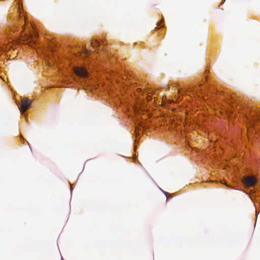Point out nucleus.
Instances as JSON below:
<instances>
[{
  "mask_svg": "<svg viewBox=\"0 0 260 260\" xmlns=\"http://www.w3.org/2000/svg\"><path fill=\"white\" fill-rule=\"evenodd\" d=\"M31 102L27 98H22L21 99V106L19 108L21 112H25L30 107Z\"/></svg>",
  "mask_w": 260,
  "mask_h": 260,
  "instance_id": "1",
  "label": "nucleus"
},
{
  "mask_svg": "<svg viewBox=\"0 0 260 260\" xmlns=\"http://www.w3.org/2000/svg\"><path fill=\"white\" fill-rule=\"evenodd\" d=\"M37 36L38 34L36 32H34V36L31 34L26 35L25 39L28 41L30 40L28 42V44L30 46H32V45L36 43V38L37 37Z\"/></svg>",
  "mask_w": 260,
  "mask_h": 260,
  "instance_id": "4",
  "label": "nucleus"
},
{
  "mask_svg": "<svg viewBox=\"0 0 260 260\" xmlns=\"http://www.w3.org/2000/svg\"><path fill=\"white\" fill-rule=\"evenodd\" d=\"M185 114H188L187 112H185Z\"/></svg>",
  "mask_w": 260,
  "mask_h": 260,
  "instance_id": "7",
  "label": "nucleus"
},
{
  "mask_svg": "<svg viewBox=\"0 0 260 260\" xmlns=\"http://www.w3.org/2000/svg\"><path fill=\"white\" fill-rule=\"evenodd\" d=\"M165 193L166 194V195L167 197H168V196H167V192H165Z\"/></svg>",
  "mask_w": 260,
  "mask_h": 260,
  "instance_id": "6",
  "label": "nucleus"
},
{
  "mask_svg": "<svg viewBox=\"0 0 260 260\" xmlns=\"http://www.w3.org/2000/svg\"><path fill=\"white\" fill-rule=\"evenodd\" d=\"M24 118H25V120H26V117H25V116L24 117Z\"/></svg>",
  "mask_w": 260,
  "mask_h": 260,
  "instance_id": "8",
  "label": "nucleus"
},
{
  "mask_svg": "<svg viewBox=\"0 0 260 260\" xmlns=\"http://www.w3.org/2000/svg\"><path fill=\"white\" fill-rule=\"evenodd\" d=\"M76 75L83 78H86L88 77L89 73L84 67L77 68L74 70Z\"/></svg>",
  "mask_w": 260,
  "mask_h": 260,
  "instance_id": "3",
  "label": "nucleus"
},
{
  "mask_svg": "<svg viewBox=\"0 0 260 260\" xmlns=\"http://www.w3.org/2000/svg\"><path fill=\"white\" fill-rule=\"evenodd\" d=\"M151 100V98L150 95H148V96L147 97V100L148 101H150V100Z\"/></svg>",
  "mask_w": 260,
  "mask_h": 260,
  "instance_id": "5",
  "label": "nucleus"
},
{
  "mask_svg": "<svg viewBox=\"0 0 260 260\" xmlns=\"http://www.w3.org/2000/svg\"><path fill=\"white\" fill-rule=\"evenodd\" d=\"M243 182L248 187H253L257 183V179L253 176H249L245 177Z\"/></svg>",
  "mask_w": 260,
  "mask_h": 260,
  "instance_id": "2",
  "label": "nucleus"
}]
</instances>
